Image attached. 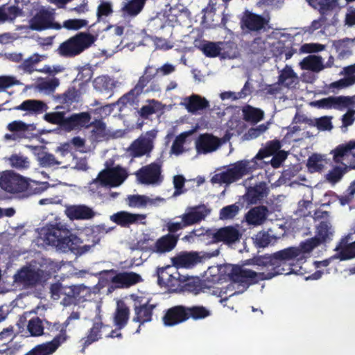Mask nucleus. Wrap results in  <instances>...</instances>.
<instances>
[{"label":"nucleus","mask_w":355,"mask_h":355,"mask_svg":"<svg viewBox=\"0 0 355 355\" xmlns=\"http://www.w3.org/2000/svg\"><path fill=\"white\" fill-rule=\"evenodd\" d=\"M65 214L71 220H89L95 216V212L85 205L68 206Z\"/></svg>","instance_id":"nucleus-27"},{"label":"nucleus","mask_w":355,"mask_h":355,"mask_svg":"<svg viewBox=\"0 0 355 355\" xmlns=\"http://www.w3.org/2000/svg\"><path fill=\"white\" fill-rule=\"evenodd\" d=\"M200 261L196 252H182L172 258L173 265L178 268H191Z\"/></svg>","instance_id":"nucleus-33"},{"label":"nucleus","mask_w":355,"mask_h":355,"mask_svg":"<svg viewBox=\"0 0 355 355\" xmlns=\"http://www.w3.org/2000/svg\"><path fill=\"white\" fill-rule=\"evenodd\" d=\"M143 282L141 276L132 271L115 273L113 270L103 271L101 273L100 284L110 282L108 292L111 293L114 288H129Z\"/></svg>","instance_id":"nucleus-4"},{"label":"nucleus","mask_w":355,"mask_h":355,"mask_svg":"<svg viewBox=\"0 0 355 355\" xmlns=\"http://www.w3.org/2000/svg\"><path fill=\"white\" fill-rule=\"evenodd\" d=\"M39 238L46 244L62 252L69 251L78 255L90 251L94 245H82V241L62 223L48 225L39 231Z\"/></svg>","instance_id":"nucleus-2"},{"label":"nucleus","mask_w":355,"mask_h":355,"mask_svg":"<svg viewBox=\"0 0 355 355\" xmlns=\"http://www.w3.org/2000/svg\"><path fill=\"white\" fill-rule=\"evenodd\" d=\"M103 336L107 338H121V334L117 332L116 330L110 331L108 326L103 325L101 322H94L89 334L80 340L83 345L82 352H84L87 347L90 345L92 343L97 341Z\"/></svg>","instance_id":"nucleus-9"},{"label":"nucleus","mask_w":355,"mask_h":355,"mask_svg":"<svg viewBox=\"0 0 355 355\" xmlns=\"http://www.w3.org/2000/svg\"><path fill=\"white\" fill-rule=\"evenodd\" d=\"M318 239L311 238L302 243L298 247H291L274 253L270 259L274 272L265 273L249 269L245 266H233L230 274L232 281L221 289L219 296L227 294L235 289L239 283L254 284L259 280L271 279L277 275H303L306 271L302 267L309 253L319 245Z\"/></svg>","instance_id":"nucleus-1"},{"label":"nucleus","mask_w":355,"mask_h":355,"mask_svg":"<svg viewBox=\"0 0 355 355\" xmlns=\"http://www.w3.org/2000/svg\"><path fill=\"white\" fill-rule=\"evenodd\" d=\"M187 135V133H182L176 137L171 146V153L172 154L179 155L184 152V144Z\"/></svg>","instance_id":"nucleus-61"},{"label":"nucleus","mask_w":355,"mask_h":355,"mask_svg":"<svg viewBox=\"0 0 355 355\" xmlns=\"http://www.w3.org/2000/svg\"><path fill=\"white\" fill-rule=\"evenodd\" d=\"M145 218L146 216L144 214H131L125 211H119L110 216L112 221L123 227H128L137 223H144Z\"/></svg>","instance_id":"nucleus-23"},{"label":"nucleus","mask_w":355,"mask_h":355,"mask_svg":"<svg viewBox=\"0 0 355 355\" xmlns=\"http://www.w3.org/2000/svg\"><path fill=\"white\" fill-rule=\"evenodd\" d=\"M240 207L236 204L224 207L220 210L219 218L221 220H230L234 218L239 212Z\"/></svg>","instance_id":"nucleus-58"},{"label":"nucleus","mask_w":355,"mask_h":355,"mask_svg":"<svg viewBox=\"0 0 355 355\" xmlns=\"http://www.w3.org/2000/svg\"><path fill=\"white\" fill-rule=\"evenodd\" d=\"M281 148V144L278 141H272L267 144L266 146L263 149H261L257 154L254 160L262 159L265 157H270L271 155L277 154Z\"/></svg>","instance_id":"nucleus-47"},{"label":"nucleus","mask_w":355,"mask_h":355,"mask_svg":"<svg viewBox=\"0 0 355 355\" xmlns=\"http://www.w3.org/2000/svg\"><path fill=\"white\" fill-rule=\"evenodd\" d=\"M129 318V309L125 303L122 301H118L116 310L114 315V322L117 327L116 331L121 329L125 327Z\"/></svg>","instance_id":"nucleus-38"},{"label":"nucleus","mask_w":355,"mask_h":355,"mask_svg":"<svg viewBox=\"0 0 355 355\" xmlns=\"http://www.w3.org/2000/svg\"><path fill=\"white\" fill-rule=\"evenodd\" d=\"M268 128V125L266 124H261L255 128H250L248 132L243 135L242 138L243 140L254 139L263 134Z\"/></svg>","instance_id":"nucleus-59"},{"label":"nucleus","mask_w":355,"mask_h":355,"mask_svg":"<svg viewBox=\"0 0 355 355\" xmlns=\"http://www.w3.org/2000/svg\"><path fill=\"white\" fill-rule=\"evenodd\" d=\"M336 162L341 163L342 166L333 168L326 175L327 180L332 184H335L341 180L342 177L346 171L347 168H355V167H352L349 165L346 166L345 164V162H346L345 160Z\"/></svg>","instance_id":"nucleus-45"},{"label":"nucleus","mask_w":355,"mask_h":355,"mask_svg":"<svg viewBox=\"0 0 355 355\" xmlns=\"http://www.w3.org/2000/svg\"><path fill=\"white\" fill-rule=\"evenodd\" d=\"M28 148L33 150L39 164L42 167H51L61 164L53 155L45 151L42 147L29 146Z\"/></svg>","instance_id":"nucleus-30"},{"label":"nucleus","mask_w":355,"mask_h":355,"mask_svg":"<svg viewBox=\"0 0 355 355\" xmlns=\"http://www.w3.org/2000/svg\"><path fill=\"white\" fill-rule=\"evenodd\" d=\"M157 275L160 286L173 290L179 285L180 275L174 265L158 269Z\"/></svg>","instance_id":"nucleus-14"},{"label":"nucleus","mask_w":355,"mask_h":355,"mask_svg":"<svg viewBox=\"0 0 355 355\" xmlns=\"http://www.w3.org/2000/svg\"><path fill=\"white\" fill-rule=\"evenodd\" d=\"M91 116L87 112L75 114L67 118L64 128L68 130L87 127L90 123Z\"/></svg>","instance_id":"nucleus-31"},{"label":"nucleus","mask_w":355,"mask_h":355,"mask_svg":"<svg viewBox=\"0 0 355 355\" xmlns=\"http://www.w3.org/2000/svg\"><path fill=\"white\" fill-rule=\"evenodd\" d=\"M352 236V234H349L342 239L339 245L336 248L338 252L334 257V258L347 260L355 257V241H353Z\"/></svg>","instance_id":"nucleus-21"},{"label":"nucleus","mask_w":355,"mask_h":355,"mask_svg":"<svg viewBox=\"0 0 355 355\" xmlns=\"http://www.w3.org/2000/svg\"><path fill=\"white\" fill-rule=\"evenodd\" d=\"M49 325L50 323L45 320H42L39 317H33L30 319L26 324V333L28 336L38 337L44 334V324Z\"/></svg>","instance_id":"nucleus-36"},{"label":"nucleus","mask_w":355,"mask_h":355,"mask_svg":"<svg viewBox=\"0 0 355 355\" xmlns=\"http://www.w3.org/2000/svg\"><path fill=\"white\" fill-rule=\"evenodd\" d=\"M244 119L252 123H257L261 121L264 116V112L261 109L247 105L243 108Z\"/></svg>","instance_id":"nucleus-44"},{"label":"nucleus","mask_w":355,"mask_h":355,"mask_svg":"<svg viewBox=\"0 0 355 355\" xmlns=\"http://www.w3.org/2000/svg\"><path fill=\"white\" fill-rule=\"evenodd\" d=\"M162 110V104L157 101L150 100L148 101V104L144 105L140 111L139 114L143 117H148L159 110Z\"/></svg>","instance_id":"nucleus-57"},{"label":"nucleus","mask_w":355,"mask_h":355,"mask_svg":"<svg viewBox=\"0 0 355 355\" xmlns=\"http://www.w3.org/2000/svg\"><path fill=\"white\" fill-rule=\"evenodd\" d=\"M199 154H207L216 151L222 144L221 139L210 134L200 135L195 142Z\"/></svg>","instance_id":"nucleus-16"},{"label":"nucleus","mask_w":355,"mask_h":355,"mask_svg":"<svg viewBox=\"0 0 355 355\" xmlns=\"http://www.w3.org/2000/svg\"><path fill=\"white\" fill-rule=\"evenodd\" d=\"M298 82V77L296 73L291 67L286 66L280 72L279 76V84L286 87H294Z\"/></svg>","instance_id":"nucleus-39"},{"label":"nucleus","mask_w":355,"mask_h":355,"mask_svg":"<svg viewBox=\"0 0 355 355\" xmlns=\"http://www.w3.org/2000/svg\"><path fill=\"white\" fill-rule=\"evenodd\" d=\"M142 89L141 85H136L133 89L121 98L120 101L123 104H137L139 101L138 97L141 94Z\"/></svg>","instance_id":"nucleus-55"},{"label":"nucleus","mask_w":355,"mask_h":355,"mask_svg":"<svg viewBox=\"0 0 355 355\" xmlns=\"http://www.w3.org/2000/svg\"><path fill=\"white\" fill-rule=\"evenodd\" d=\"M188 320L187 307L176 306L168 310L163 318L166 326H174Z\"/></svg>","instance_id":"nucleus-24"},{"label":"nucleus","mask_w":355,"mask_h":355,"mask_svg":"<svg viewBox=\"0 0 355 355\" xmlns=\"http://www.w3.org/2000/svg\"><path fill=\"white\" fill-rule=\"evenodd\" d=\"M94 41L95 37L92 35L80 33L62 43L59 47V53L63 56H74L90 46Z\"/></svg>","instance_id":"nucleus-5"},{"label":"nucleus","mask_w":355,"mask_h":355,"mask_svg":"<svg viewBox=\"0 0 355 355\" xmlns=\"http://www.w3.org/2000/svg\"><path fill=\"white\" fill-rule=\"evenodd\" d=\"M118 85V81L105 76H98L94 80V87L99 92L110 91Z\"/></svg>","instance_id":"nucleus-43"},{"label":"nucleus","mask_w":355,"mask_h":355,"mask_svg":"<svg viewBox=\"0 0 355 355\" xmlns=\"http://www.w3.org/2000/svg\"><path fill=\"white\" fill-rule=\"evenodd\" d=\"M325 163L324 155L313 154L307 161V167L310 172L314 173L322 170Z\"/></svg>","instance_id":"nucleus-51"},{"label":"nucleus","mask_w":355,"mask_h":355,"mask_svg":"<svg viewBox=\"0 0 355 355\" xmlns=\"http://www.w3.org/2000/svg\"><path fill=\"white\" fill-rule=\"evenodd\" d=\"M334 234V230L329 222H321L317 227V234L315 239H318L320 243L331 239Z\"/></svg>","instance_id":"nucleus-49"},{"label":"nucleus","mask_w":355,"mask_h":355,"mask_svg":"<svg viewBox=\"0 0 355 355\" xmlns=\"http://www.w3.org/2000/svg\"><path fill=\"white\" fill-rule=\"evenodd\" d=\"M182 105L185 107L189 112L196 114L198 111L208 107L209 103L205 97L198 94H192L184 98Z\"/></svg>","instance_id":"nucleus-28"},{"label":"nucleus","mask_w":355,"mask_h":355,"mask_svg":"<svg viewBox=\"0 0 355 355\" xmlns=\"http://www.w3.org/2000/svg\"><path fill=\"white\" fill-rule=\"evenodd\" d=\"M312 105L319 108L343 110L354 106L355 96H329L314 101Z\"/></svg>","instance_id":"nucleus-11"},{"label":"nucleus","mask_w":355,"mask_h":355,"mask_svg":"<svg viewBox=\"0 0 355 355\" xmlns=\"http://www.w3.org/2000/svg\"><path fill=\"white\" fill-rule=\"evenodd\" d=\"M156 136L157 131L155 130L142 135L130 146V155L133 157H141L150 153L153 148V141Z\"/></svg>","instance_id":"nucleus-12"},{"label":"nucleus","mask_w":355,"mask_h":355,"mask_svg":"<svg viewBox=\"0 0 355 355\" xmlns=\"http://www.w3.org/2000/svg\"><path fill=\"white\" fill-rule=\"evenodd\" d=\"M40 277V271L35 266L23 268L14 276L15 282L21 283L24 286L35 284Z\"/></svg>","instance_id":"nucleus-22"},{"label":"nucleus","mask_w":355,"mask_h":355,"mask_svg":"<svg viewBox=\"0 0 355 355\" xmlns=\"http://www.w3.org/2000/svg\"><path fill=\"white\" fill-rule=\"evenodd\" d=\"M313 8L318 9L322 15L338 7V0H306Z\"/></svg>","instance_id":"nucleus-40"},{"label":"nucleus","mask_w":355,"mask_h":355,"mask_svg":"<svg viewBox=\"0 0 355 355\" xmlns=\"http://www.w3.org/2000/svg\"><path fill=\"white\" fill-rule=\"evenodd\" d=\"M0 188L6 193H25L28 188V178L12 171L3 172L0 176Z\"/></svg>","instance_id":"nucleus-6"},{"label":"nucleus","mask_w":355,"mask_h":355,"mask_svg":"<svg viewBox=\"0 0 355 355\" xmlns=\"http://www.w3.org/2000/svg\"><path fill=\"white\" fill-rule=\"evenodd\" d=\"M221 44L222 43L205 42L200 45V49L206 56L213 58L219 55L222 49Z\"/></svg>","instance_id":"nucleus-52"},{"label":"nucleus","mask_w":355,"mask_h":355,"mask_svg":"<svg viewBox=\"0 0 355 355\" xmlns=\"http://www.w3.org/2000/svg\"><path fill=\"white\" fill-rule=\"evenodd\" d=\"M353 149H355L354 140L338 146L331 153L334 155V160L335 162L345 160V164L346 166L349 165L355 167V154L352 153Z\"/></svg>","instance_id":"nucleus-18"},{"label":"nucleus","mask_w":355,"mask_h":355,"mask_svg":"<svg viewBox=\"0 0 355 355\" xmlns=\"http://www.w3.org/2000/svg\"><path fill=\"white\" fill-rule=\"evenodd\" d=\"M332 58L330 57L327 63V67H330L333 64ZM300 67L304 70H311L313 72H319L323 70L326 66L323 64L321 57L311 55L304 58L300 62Z\"/></svg>","instance_id":"nucleus-29"},{"label":"nucleus","mask_w":355,"mask_h":355,"mask_svg":"<svg viewBox=\"0 0 355 355\" xmlns=\"http://www.w3.org/2000/svg\"><path fill=\"white\" fill-rule=\"evenodd\" d=\"M207 233L212 234L214 241H223L228 244L238 241L241 236L239 230L232 226L220 228L216 232L207 231Z\"/></svg>","instance_id":"nucleus-20"},{"label":"nucleus","mask_w":355,"mask_h":355,"mask_svg":"<svg viewBox=\"0 0 355 355\" xmlns=\"http://www.w3.org/2000/svg\"><path fill=\"white\" fill-rule=\"evenodd\" d=\"M266 22L265 19L262 17L246 12L241 19V28L257 31L263 28Z\"/></svg>","instance_id":"nucleus-32"},{"label":"nucleus","mask_w":355,"mask_h":355,"mask_svg":"<svg viewBox=\"0 0 355 355\" xmlns=\"http://www.w3.org/2000/svg\"><path fill=\"white\" fill-rule=\"evenodd\" d=\"M49 187V184L46 182H38L28 179V188L25 191L26 196L41 193Z\"/></svg>","instance_id":"nucleus-53"},{"label":"nucleus","mask_w":355,"mask_h":355,"mask_svg":"<svg viewBox=\"0 0 355 355\" xmlns=\"http://www.w3.org/2000/svg\"><path fill=\"white\" fill-rule=\"evenodd\" d=\"M8 161L12 167L18 170L26 169L30 166V161L28 158L21 155H12L8 159Z\"/></svg>","instance_id":"nucleus-54"},{"label":"nucleus","mask_w":355,"mask_h":355,"mask_svg":"<svg viewBox=\"0 0 355 355\" xmlns=\"http://www.w3.org/2000/svg\"><path fill=\"white\" fill-rule=\"evenodd\" d=\"M92 133L94 140H100L106 135L105 124L101 121H96L92 125Z\"/></svg>","instance_id":"nucleus-64"},{"label":"nucleus","mask_w":355,"mask_h":355,"mask_svg":"<svg viewBox=\"0 0 355 355\" xmlns=\"http://www.w3.org/2000/svg\"><path fill=\"white\" fill-rule=\"evenodd\" d=\"M44 119L47 122L53 124H60L64 128V123L67 118L62 112H54L45 114L43 116Z\"/></svg>","instance_id":"nucleus-60"},{"label":"nucleus","mask_w":355,"mask_h":355,"mask_svg":"<svg viewBox=\"0 0 355 355\" xmlns=\"http://www.w3.org/2000/svg\"><path fill=\"white\" fill-rule=\"evenodd\" d=\"M210 214V209L205 205L189 207L178 218H183L187 226H190L205 220Z\"/></svg>","instance_id":"nucleus-17"},{"label":"nucleus","mask_w":355,"mask_h":355,"mask_svg":"<svg viewBox=\"0 0 355 355\" xmlns=\"http://www.w3.org/2000/svg\"><path fill=\"white\" fill-rule=\"evenodd\" d=\"M54 12L53 10H40L29 22V27L32 30L42 31L46 28L60 29L61 26L55 23Z\"/></svg>","instance_id":"nucleus-10"},{"label":"nucleus","mask_w":355,"mask_h":355,"mask_svg":"<svg viewBox=\"0 0 355 355\" xmlns=\"http://www.w3.org/2000/svg\"><path fill=\"white\" fill-rule=\"evenodd\" d=\"M30 352L33 355H51L55 352L48 342L35 346Z\"/></svg>","instance_id":"nucleus-63"},{"label":"nucleus","mask_w":355,"mask_h":355,"mask_svg":"<svg viewBox=\"0 0 355 355\" xmlns=\"http://www.w3.org/2000/svg\"><path fill=\"white\" fill-rule=\"evenodd\" d=\"M130 297L135 302L136 316L133 318V321L141 324L150 321L152 311L155 306L148 304L147 302H143V298L136 295H131Z\"/></svg>","instance_id":"nucleus-15"},{"label":"nucleus","mask_w":355,"mask_h":355,"mask_svg":"<svg viewBox=\"0 0 355 355\" xmlns=\"http://www.w3.org/2000/svg\"><path fill=\"white\" fill-rule=\"evenodd\" d=\"M127 202L131 207L144 208L149 206H158L164 202V199L159 197L152 198L144 195H132L127 198Z\"/></svg>","instance_id":"nucleus-26"},{"label":"nucleus","mask_w":355,"mask_h":355,"mask_svg":"<svg viewBox=\"0 0 355 355\" xmlns=\"http://www.w3.org/2000/svg\"><path fill=\"white\" fill-rule=\"evenodd\" d=\"M256 168L254 159L237 162L227 170L215 174L211 182L217 184H230L241 179Z\"/></svg>","instance_id":"nucleus-3"},{"label":"nucleus","mask_w":355,"mask_h":355,"mask_svg":"<svg viewBox=\"0 0 355 355\" xmlns=\"http://www.w3.org/2000/svg\"><path fill=\"white\" fill-rule=\"evenodd\" d=\"M146 0H124L121 11L124 15L135 17L142 10Z\"/></svg>","instance_id":"nucleus-37"},{"label":"nucleus","mask_w":355,"mask_h":355,"mask_svg":"<svg viewBox=\"0 0 355 355\" xmlns=\"http://www.w3.org/2000/svg\"><path fill=\"white\" fill-rule=\"evenodd\" d=\"M80 318V315L77 312H73L62 324L55 323L52 326V329H55L56 331H60V333L51 341L48 342L55 352L57 349L68 339L67 334V329L71 330L74 327L73 324V320H78Z\"/></svg>","instance_id":"nucleus-13"},{"label":"nucleus","mask_w":355,"mask_h":355,"mask_svg":"<svg viewBox=\"0 0 355 355\" xmlns=\"http://www.w3.org/2000/svg\"><path fill=\"white\" fill-rule=\"evenodd\" d=\"M14 109L24 110L29 114H38L48 110V106L43 101L38 100H26Z\"/></svg>","instance_id":"nucleus-34"},{"label":"nucleus","mask_w":355,"mask_h":355,"mask_svg":"<svg viewBox=\"0 0 355 355\" xmlns=\"http://www.w3.org/2000/svg\"><path fill=\"white\" fill-rule=\"evenodd\" d=\"M333 45L340 59H345L352 55L353 40L346 38L334 42Z\"/></svg>","instance_id":"nucleus-42"},{"label":"nucleus","mask_w":355,"mask_h":355,"mask_svg":"<svg viewBox=\"0 0 355 355\" xmlns=\"http://www.w3.org/2000/svg\"><path fill=\"white\" fill-rule=\"evenodd\" d=\"M268 194V189L266 183L260 182L254 187L248 189L246 193L247 201L250 204H257Z\"/></svg>","instance_id":"nucleus-35"},{"label":"nucleus","mask_w":355,"mask_h":355,"mask_svg":"<svg viewBox=\"0 0 355 355\" xmlns=\"http://www.w3.org/2000/svg\"><path fill=\"white\" fill-rule=\"evenodd\" d=\"M268 209L265 206H257L250 209L245 216L248 225L257 227L263 225L268 216Z\"/></svg>","instance_id":"nucleus-25"},{"label":"nucleus","mask_w":355,"mask_h":355,"mask_svg":"<svg viewBox=\"0 0 355 355\" xmlns=\"http://www.w3.org/2000/svg\"><path fill=\"white\" fill-rule=\"evenodd\" d=\"M355 83V76H345L343 78L334 82L330 85L332 89L340 90L347 88Z\"/></svg>","instance_id":"nucleus-62"},{"label":"nucleus","mask_w":355,"mask_h":355,"mask_svg":"<svg viewBox=\"0 0 355 355\" xmlns=\"http://www.w3.org/2000/svg\"><path fill=\"white\" fill-rule=\"evenodd\" d=\"M138 181L144 184L158 185L163 180L162 175V163L157 160L148 165L143 166L137 173Z\"/></svg>","instance_id":"nucleus-7"},{"label":"nucleus","mask_w":355,"mask_h":355,"mask_svg":"<svg viewBox=\"0 0 355 355\" xmlns=\"http://www.w3.org/2000/svg\"><path fill=\"white\" fill-rule=\"evenodd\" d=\"M188 319L192 318L193 320L204 319L211 315V311L203 306H193L187 307Z\"/></svg>","instance_id":"nucleus-50"},{"label":"nucleus","mask_w":355,"mask_h":355,"mask_svg":"<svg viewBox=\"0 0 355 355\" xmlns=\"http://www.w3.org/2000/svg\"><path fill=\"white\" fill-rule=\"evenodd\" d=\"M7 129L10 132L4 135V139L7 141H16L26 137L28 131L34 129V125L22 121H14L8 124Z\"/></svg>","instance_id":"nucleus-19"},{"label":"nucleus","mask_w":355,"mask_h":355,"mask_svg":"<svg viewBox=\"0 0 355 355\" xmlns=\"http://www.w3.org/2000/svg\"><path fill=\"white\" fill-rule=\"evenodd\" d=\"M177 241L178 238L173 235L163 236L156 242L154 251L158 253L168 252L175 248Z\"/></svg>","instance_id":"nucleus-41"},{"label":"nucleus","mask_w":355,"mask_h":355,"mask_svg":"<svg viewBox=\"0 0 355 355\" xmlns=\"http://www.w3.org/2000/svg\"><path fill=\"white\" fill-rule=\"evenodd\" d=\"M19 10L15 6L0 7V24L12 22L19 15Z\"/></svg>","instance_id":"nucleus-48"},{"label":"nucleus","mask_w":355,"mask_h":355,"mask_svg":"<svg viewBox=\"0 0 355 355\" xmlns=\"http://www.w3.org/2000/svg\"><path fill=\"white\" fill-rule=\"evenodd\" d=\"M44 56L38 54H33L28 58L24 60V62L18 67L19 69L23 70L24 72L31 73L34 71L35 65L41 61V58Z\"/></svg>","instance_id":"nucleus-56"},{"label":"nucleus","mask_w":355,"mask_h":355,"mask_svg":"<svg viewBox=\"0 0 355 355\" xmlns=\"http://www.w3.org/2000/svg\"><path fill=\"white\" fill-rule=\"evenodd\" d=\"M126 171L121 167L103 170L92 182L93 184H100L101 186L118 187L126 179Z\"/></svg>","instance_id":"nucleus-8"},{"label":"nucleus","mask_w":355,"mask_h":355,"mask_svg":"<svg viewBox=\"0 0 355 355\" xmlns=\"http://www.w3.org/2000/svg\"><path fill=\"white\" fill-rule=\"evenodd\" d=\"M104 31H107L110 35L114 36L115 45L112 46L111 52L108 54L112 55L113 53L119 51L120 44H121V36L123 33V28L119 26H107Z\"/></svg>","instance_id":"nucleus-46"}]
</instances>
